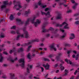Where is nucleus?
Returning a JSON list of instances; mask_svg holds the SVG:
<instances>
[{
    "mask_svg": "<svg viewBox=\"0 0 79 79\" xmlns=\"http://www.w3.org/2000/svg\"><path fill=\"white\" fill-rule=\"evenodd\" d=\"M50 10V8H47L45 9V11H48Z\"/></svg>",
    "mask_w": 79,
    "mask_h": 79,
    "instance_id": "nucleus-44",
    "label": "nucleus"
},
{
    "mask_svg": "<svg viewBox=\"0 0 79 79\" xmlns=\"http://www.w3.org/2000/svg\"><path fill=\"white\" fill-rule=\"evenodd\" d=\"M31 55H30V53H29L28 54V55H27V58L28 59H31Z\"/></svg>",
    "mask_w": 79,
    "mask_h": 79,
    "instance_id": "nucleus-32",
    "label": "nucleus"
},
{
    "mask_svg": "<svg viewBox=\"0 0 79 79\" xmlns=\"http://www.w3.org/2000/svg\"><path fill=\"white\" fill-rule=\"evenodd\" d=\"M16 28V26H12L11 28V29H15Z\"/></svg>",
    "mask_w": 79,
    "mask_h": 79,
    "instance_id": "nucleus-41",
    "label": "nucleus"
},
{
    "mask_svg": "<svg viewBox=\"0 0 79 79\" xmlns=\"http://www.w3.org/2000/svg\"><path fill=\"white\" fill-rule=\"evenodd\" d=\"M8 11H9V10L8 9H5V12L6 13H7L8 12Z\"/></svg>",
    "mask_w": 79,
    "mask_h": 79,
    "instance_id": "nucleus-46",
    "label": "nucleus"
},
{
    "mask_svg": "<svg viewBox=\"0 0 79 79\" xmlns=\"http://www.w3.org/2000/svg\"><path fill=\"white\" fill-rule=\"evenodd\" d=\"M60 31L62 32H64V30L61 29V28H60Z\"/></svg>",
    "mask_w": 79,
    "mask_h": 79,
    "instance_id": "nucleus-58",
    "label": "nucleus"
},
{
    "mask_svg": "<svg viewBox=\"0 0 79 79\" xmlns=\"http://www.w3.org/2000/svg\"><path fill=\"white\" fill-rule=\"evenodd\" d=\"M2 60H3V57H2L1 56V59H0V62H2Z\"/></svg>",
    "mask_w": 79,
    "mask_h": 79,
    "instance_id": "nucleus-50",
    "label": "nucleus"
},
{
    "mask_svg": "<svg viewBox=\"0 0 79 79\" xmlns=\"http://www.w3.org/2000/svg\"><path fill=\"white\" fill-rule=\"evenodd\" d=\"M37 5H38L36 4V3H35V7L36 8H38V6Z\"/></svg>",
    "mask_w": 79,
    "mask_h": 79,
    "instance_id": "nucleus-54",
    "label": "nucleus"
},
{
    "mask_svg": "<svg viewBox=\"0 0 79 79\" xmlns=\"http://www.w3.org/2000/svg\"><path fill=\"white\" fill-rule=\"evenodd\" d=\"M8 1L6 0V1H4L3 2V3L4 4V5H8Z\"/></svg>",
    "mask_w": 79,
    "mask_h": 79,
    "instance_id": "nucleus-23",
    "label": "nucleus"
},
{
    "mask_svg": "<svg viewBox=\"0 0 79 79\" xmlns=\"http://www.w3.org/2000/svg\"><path fill=\"white\" fill-rule=\"evenodd\" d=\"M73 53H75V54H76V53H77V52H76V51L75 50L73 51Z\"/></svg>",
    "mask_w": 79,
    "mask_h": 79,
    "instance_id": "nucleus-60",
    "label": "nucleus"
},
{
    "mask_svg": "<svg viewBox=\"0 0 79 79\" xmlns=\"http://www.w3.org/2000/svg\"><path fill=\"white\" fill-rule=\"evenodd\" d=\"M65 47H71V44H65Z\"/></svg>",
    "mask_w": 79,
    "mask_h": 79,
    "instance_id": "nucleus-31",
    "label": "nucleus"
},
{
    "mask_svg": "<svg viewBox=\"0 0 79 79\" xmlns=\"http://www.w3.org/2000/svg\"><path fill=\"white\" fill-rule=\"evenodd\" d=\"M19 63H22L20 64V66L22 68H24V59L23 58H21L19 59Z\"/></svg>",
    "mask_w": 79,
    "mask_h": 79,
    "instance_id": "nucleus-6",
    "label": "nucleus"
},
{
    "mask_svg": "<svg viewBox=\"0 0 79 79\" xmlns=\"http://www.w3.org/2000/svg\"><path fill=\"white\" fill-rule=\"evenodd\" d=\"M31 47H32V46L31 45H30L28 46V48L27 49V51H28V52H29V51L30 50V48H31Z\"/></svg>",
    "mask_w": 79,
    "mask_h": 79,
    "instance_id": "nucleus-35",
    "label": "nucleus"
},
{
    "mask_svg": "<svg viewBox=\"0 0 79 79\" xmlns=\"http://www.w3.org/2000/svg\"><path fill=\"white\" fill-rule=\"evenodd\" d=\"M71 52L70 51H69L67 52V54H69V53H71Z\"/></svg>",
    "mask_w": 79,
    "mask_h": 79,
    "instance_id": "nucleus-64",
    "label": "nucleus"
},
{
    "mask_svg": "<svg viewBox=\"0 0 79 79\" xmlns=\"http://www.w3.org/2000/svg\"><path fill=\"white\" fill-rule=\"evenodd\" d=\"M75 24H79V21H78L75 22Z\"/></svg>",
    "mask_w": 79,
    "mask_h": 79,
    "instance_id": "nucleus-48",
    "label": "nucleus"
},
{
    "mask_svg": "<svg viewBox=\"0 0 79 79\" xmlns=\"http://www.w3.org/2000/svg\"><path fill=\"white\" fill-rule=\"evenodd\" d=\"M68 70L66 69L65 70V74H64V76L68 75Z\"/></svg>",
    "mask_w": 79,
    "mask_h": 79,
    "instance_id": "nucleus-24",
    "label": "nucleus"
},
{
    "mask_svg": "<svg viewBox=\"0 0 79 79\" xmlns=\"http://www.w3.org/2000/svg\"><path fill=\"white\" fill-rule=\"evenodd\" d=\"M71 36H72V37H73V38H74V37H75V36L74 35V34H71Z\"/></svg>",
    "mask_w": 79,
    "mask_h": 79,
    "instance_id": "nucleus-51",
    "label": "nucleus"
},
{
    "mask_svg": "<svg viewBox=\"0 0 79 79\" xmlns=\"http://www.w3.org/2000/svg\"><path fill=\"white\" fill-rule=\"evenodd\" d=\"M17 14L18 15V16H20V15L21 14V13H20V12H18V13Z\"/></svg>",
    "mask_w": 79,
    "mask_h": 79,
    "instance_id": "nucleus-62",
    "label": "nucleus"
},
{
    "mask_svg": "<svg viewBox=\"0 0 79 79\" xmlns=\"http://www.w3.org/2000/svg\"><path fill=\"white\" fill-rule=\"evenodd\" d=\"M25 13L26 15H28L29 14H30V13H31V10L30 9H28L27 10V11H25Z\"/></svg>",
    "mask_w": 79,
    "mask_h": 79,
    "instance_id": "nucleus-20",
    "label": "nucleus"
},
{
    "mask_svg": "<svg viewBox=\"0 0 79 79\" xmlns=\"http://www.w3.org/2000/svg\"><path fill=\"white\" fill-rule=\"evenodd\" d=\"M35 19V17H34L33 19H30L29 18L27 19V21L25 23V26H27V24H29V21H31L32 24L34 23V25L35 27H37L38 24H39L40 23V21H39V19H37L36 21L35 22H34Z\"/></svg>",
    "mask_w": 79,
    "mask_h": 79,
    "instance_id": "nucleus-1",
    "label": "nucleus"
},
{
    "mask_svg": "<svg viewBox=\"0 0 79 79\" xmlns=\"http://www.w3.org/2000/svg\"><path fill=\"white\" fill-rule=\"evenodd\" d=\"M49 30L51 31H52V33H53V34H56V32H58V29H56L55 31V29L52 27H50Z\"/></svg>",
    "mask_w": 79,
    "mask_h": 79,
    "instance_id": "nucleus-8",
    "label": "nucleus"
},
{
    "mask_svg": "<svg viewBox=\"0 0 79 79\" xmlns=\"http://www.w3.org/2000/svg\"><path fill=\"white\" fill-rule=\"evenodd\" d=\"M3 53L5 55H7L8 54L7 52H3Z\"/></svg>",
    "mask_w": 79,
    "mask_h": 79,
    "instance_id": "nucleus-49",
    "label": "nucleus"
},
{
    "mask_svg": "<svg viewBox=\"0 0 79 79\" xmlns=\"http://www.w3.org/2000/svg\"><path fill=\"white\" fill-rule=\"evenodd\" d=\"M43 66L45 68L46 70H48L50 69V65L48 64H47L46 65L43 64Z\"/></svg>",
    "mask_w": 79,
    "mask_h": 79,
    "instance_id": "nucleus-11",
    "label": "nucleus"
},
{
    "mask_svg": "<svg viewBox=\"0 0 79 79\" xmlns=\"http://www.w3.org/2000/svg\"><path fill=\"white\" fill-rule=\"evenodd\" d=\"M72 12V10H68L67 11V13H71Z\"/></svg>",
    "mask_w": 79,
    "mask_h": 79,
    "instance_id": "nucleus-52",
    "label": "nucleus"
},
{
    "mask_svg": "<svg viewBox=\"0 0 79 79\" xmlns=\"http://www.w3.org/2000/svg\"><path fill=\"white\" fill-rule=\"evenodd\" d=\"M27 73H25V75L26 77H27L28 74H29V73H30V71H29V69L28 68H27Z\"/></svg>",
    "mask_w": 79,
    "mask_h": 79,
    "instance_id": "nucleus-14",
    "label": "nucleus"
},
{
    "mask_svg": "<svg viewBox=\"0 0 79 79\" xmlns=\"http://www.w3.org/2000/svg\"><path fill=\"white\" fill-rule=\"evenodd\" d=\"M61 18H62V17H61V14L60 13H58L56 17V19H61Z\"/></svg>",
    "mask_w": 79,
    "mask_h": 79,
    "instance_id": "nucleus-12",
    "label": "nucleus"
},
{
    "mask_svg": "<svg viewBox=\"0 0 79 79\" xmlns=\"http://www.w3.org/2000/svg\"><path fill=\"white\" fill-rule=\"evenodd\" d=\"M14 5H15V3H18V6L19 8H22V6L21 5V3L19 1H17L16 0H14L13 1Z\"/></svg>",
    "mask_w": 79,
    "mask_h": 79,
    "instance_id": "nucleus-7",
    "label": "nucleus"
},
{
    "mask_svg": "<svg viewBox=\"0 0 79 79\" xmlns=\"http://www.w3.org/2000/svg\"><path fill=\"white\" fill-rule=\"evenodd\" d=\"M10 77L11 79H18L17 77H15V74L13 73H10Z\"/></svg>",
    "mask_w": 79,
    "mask_h": 79,
    "instance_id": "nucleus-9",
    "label": "nucleus"
},
{
    "mask_svg": "<svg viewBox=\"0 0 79 79\" xmlns=\"http://www.w3.org/2000/svg\"><path fill=\"white\" fill-rule=\"evenodd\" d=\"M36 5H42V4L41 3V1H40L38 3H36Z\"/></svg>",
    "mask_w": 79,
    "mask_h": 79,
    "instance_id": "nucleus-30",
    "label": "nucleus"
},
{
    "mask_svg": "<svg viewBox=\"0 0 79 79\" xmlns=\"http://www.w3.org/2000/svg\"><path fill=\"white\" fill-rule=\"evenodd\" d=\"M6 8V6L5 5H2L1 6V8L2 9H3V8Z\"/></svg>",
    "mask_w": 79,
    "mask_h": 79,
    "instance_id": "nucleus-42",
    "label": "nucleus"
},
{
    "mask_svg": "<svg viewBox=\"0 0 79 79\" xmlns=\"http://www.w3.org/2000/svg\"><path fill=\"white\" fill-rule=\"evenodd\" d=\"M10 20H12L13 19H14V18L13 17V15H11L10 16Z\"/></svg>",
    "mask_w": 79,
    "mask_h": 79,
    "instance_id": "nucleus-27",
    "label": "nucleus"
},
{
    "mask_svg": "<svg viewBox=\"0 0 79 79\" xmlns=\"http://www.w3.org/2000/svg\"><path fill=\"white\" fill-rule=\"evenodd\" d=\"M19 37H20V35H18L15 39V40H19Z\"/></svg>",
    "mask_w": 79,
    "mask_h": 79,
    "instance_id": "nucleus-29",
    "label": "nucleus"
},
{
    "mask_svg": "<svg viewBox=\"0 0 79 79\" xmlns=\"http://www.w3.org/2000/svg\"><path fill=\"white\" fill-rule=\"evenodd\" d=\"M17 34L19 35H20V37H24V35H21L20 33H19V30H17L16 31Z\"/></svg>",
    "mask_w": 79,
    "mask_h": 79,
    "instance_id": "nucleus-17",
    "label": "nucleus"
},
{
    "mask_svg": "<svg viewBox=\"0 0 79 79\" xmlns=\"http://www.w3.org/2000/svg\"><path fill=\"white\" fill-rule=\"evenodd\" d=\"M60 69H61V71H63L64 69V67L63 66V64H60Z\"/></svg>",
    "mask_w": 79,
    "mask_h": 79,
    "instance_id": "nucleus-19",
    "label": "nucleus"
},
{
    "mask_svg": "<svg viewBox=\"0 0 79 79\" xmlns=\"http://www.w3.org/2000/svg\"><path fill=\"white\" fill-rule=\"evenodd\" d=\"M58 64H56L55 65H54V67H55V68H56V67H57L58 66Z\"/></svg>",
    "mask_w": 79,
    "mask_h": 79,
    "instance_id": "nucleus-59",
    "label": "nucleus"
},
{
    "mask_svg": "<svg viewBox=\"0 0 79 79\" xmlns=\"http://www.w3.org/2000/svg\"><path fill=\"white\" fill-rule=\"evenodd\" d=\"M41 6H42V7H43V8H44L47 7V5H46L43 6V5H42H42Z\"/></svg>",
    "mask_w": 79,
    "mask_h": 79,
    "instance_id": "nucleus-53",
    "label": "nucleus"
},
{
    "mask_svg": "<svg viewBox=\"0 0 79 79\" xmlns=\"http://www.w3.org/2000/svg\"><path fill=\"white\" fill-rule=\"evenodd\" d=\"M29 42L27 43H25L24 44H22L21 46L22 47H23V46H24V45H31V44H32V43H34V42H39V39H36L34 40H30L29 41Z\"/></svg>",
    "mask_w": 79,
    "mask_h": 79,
    "instance_id": "nucleus-2",
    "label": "nucleus"
},
{
    "mask_svg": "<svg viewBox=\"0 0 79 79\" xmlns=\"http://www.w3.org/2000/svg\"><path fill=\"white\" fill-rule=\"evenodd\" d=\"M41 69L42 72H43L44 71V69L43 67H41Z\"/></svg>",
    "mask_w": 79,
    "mask_h": 79,
    "instance_id": "nucleus-57",
    "label": "nucleus"
},
{
    "mask_svg": "<svg viewBox=\"0 0 79 79\" xmlns=\"http://www.w3.org/2000/svg\"><path fill=\"white\" fill-rule=\"evenodd\" d=\"M65 61H66V62H67V63H69V60H68V59H65Z\"/></svg>",
    "mask_w": 79,
    "mask_h": 79,
    "instance_id": "nucleus-43",
    "label": "nucleus"
},
{
    "mask_svg": "<svg viewBox=\"0 0 79 79\" xmlns=\"http://www.w3.org/2000/svg\"><path fill=\"white\" fill-rule=\"evenodd\" d=\"M48 15V16L47 17V18H50L52 17V15H50V13L49 11L47 13H46V16H47Z\"/></svg>",
    "mask_w": 79,
    "mask_h": 79,
    "instance_id": "nucleus-18",
    "label": "nucleus"
},
{
    "mask_svg": "<svg viewBox=\"0 0 79 79\" xmlns=\"http://www.w3.org/2000/svg\"><path fill=\"white\" fill-rule=\"evenodd\" d=\"M77 3L75 4V5L73 7V9L75 10V9H76V6H77Z\"/></svg>",
    "mask_w": 79,
    "mask_h": 79,
    "instance_id": "nucleus-34",
    "label": "nucleus"
},
{
    "mask_svg": "<svg viewBox=\"0 0 79 79\" xmlns=\"http://www.w3.org/2000/svg\"><path fill=\"white\" fill-rule=\"evenodd\" d=\"M23 48H21L19 49L18 50V52L19 53L21 52H23Z\"/></svg>",
    "mask_w": 79,
    "mask_h": 79,
    "instance_id": "nucleus-25",
    "label": "nucleus"
},
{
    "mask_svg": "<svg viewBox=\"0 0 79 79\" xmlns=\"http://www.w3.org/2000/svg\"><path fill=\"white\" fill-rule=\"evenodd\" d=\"M23 32H24V35H25V37L26 38H27L29 37V35L28 34V32L25 29H24L23 30Z\"/></svg>",
    "mask_w": 79,
    "mask_h": 79,
    "instance_id": "nucleus-10",
    "label": "nucleus"
},
{
    "mask_svg": "<svg viewBox=\"0 0 79 79\" xmlns=\"http://www.w3.org/2000/svg\"><path fill=\"white\" fill-rule=\"evenodd\" d=\"M69 63L70 64H72V66H75V65H73V63H72V62L70 60H69Z\"/></svg>",
    "mask_w": 79,
    "mask_h": 79,
    "instance_id": "nucleus-40",
    "label": "nucleus"
},
{
    "mask_svg": "<svg viewBox=\"0 0 79 79\" xmlns=\"http://www.w3.org/2000/svg\"><path fill=\"white\" fill-rule=\"evenodd\" d=\"M28 67L29 68H30V69H32V65H30L29 64H28Z\"/></svg>",
    "mask_w": 79,
    "mask_h": 79,
    "instance_id": "nucleus-39",
    "label": "nucleus"
},
{
    "mask_svg": "<svg viewBox=\"0 0 79 79\" xmlns=\"http://www.w3.org/2000/svg\"><path fill=\"white\" fill-rule=\"evenodd\" d=\"M54 56H55V55H53V54H51L49 55L48 56V57H49V58H51V59H52V58H54Z\"/></svg>",
    "mask_w": 79,
    "mask_h": 79,
    "instance_id": "nucleus-22",
    "label": "nucleus"
},
{
    "mask_svg": "<svg viewBox=\"0 0 79 79\" xmlns=\"http://www.w3.org/2000/svg\"><path fill=\"white\" fill-rule=\"evenodd\" d=\"M48 24V22H45L43 25L42 29L43 30L42 31V32H48L50 31V29H49V30H47L45 29V26H46V25Z\"/></svg>",
    "mask_w": 79,
    "mask_h": 79,
    "instance_id": "nucleus-4",
    "label": "nucleus"
},
{
    "mask_svg": "<svg viewBox=\"0 0 79 79\" xmlns=\"http://www.w3.org/2000/svg\"><path fill=\"white\" fill-rule=\"evenodd\" d=\"M17 51L16 50V48H14L12 50H11L10 52L9 53L10 54H11L13 53V52H16Z\"/></svg>",
    "mask_w": 79,
    "mask_h": 79,
    "instance_id": "nucleus-15",
    "label": "nucleus"
},
{
    "mask_svg": "<svg viewBox=\"0 0 79 79\" xmlns=\"http://www.w3.org/2000/svg\"><path fill=\"white\" fill-rule=\"evenodd\" d=\"M65 24V26L64 27V29H69V27H68V24L66 23V22H64L62 24H56V27H62L63 25H64Z\"/></svg>",
    "mask_w": 79,
    "mask_h": 79,
    "instance_id": "nucleus-3",
    "label": "nucleus"
},
{
    "mask_svg": "<svg viewBox=\"0 0 79 79\" xmlns=\"http://www.w3.org/2000/svg\"><path fill=\"white\" fill-rule=\"evenodd\" d=\"M11 34H16V32H15V31H11Z\"/></svg>",
    "mask_w": 79,
    "mask_h": 79,
    "instance_id": "nucleus-37",
    "label": "nucleus"
},
{
    "mask_svg": "<svg viewBox=\"0 0 79 79\" xmlns=\"http://www.w3.org/2000/svg\"><path fill=\"white\" fill-rule=\"evenodd\" d=\"M79 54H77V55L75 56V60H78V59L79 58Z\"/></svg>",
    "mask_w": 79,
    "mask_h": 79,
    "instance_id": "nucleus-26",
    "label": "nucleus"
},
{
    "mask_svg": "<svg viewBox=\"0 0 79 79\" xmlns=\"http://www.w3.org/2000/svg\"><path fill=\"white\" fill-rule=\"evenodd\" d=\"M3 21H5V20H4L3 19H1L0 20V23L3 22Z\"/></svg>",
    "mask_w": 79,
    "mask_h": 79,
    "instance_id": "nucleus-45",
    "label": "nucleus"
},
{
    "mask_svg": "<svg viewBox=\"0 0 79 79\" xmlns=\"http://www.w3.org/2000/svg\"><path fill=\"white\" fill-rule=\"evenodd\" d=\"M79 14H76L74 15V16H79Z\"/></svg>",
    "mask_w": 79,
    "mask_h": 79,
    "instance_id": "nucleus-55",
    "label": "nucleus"
},
{
    "mask_svg": "<svg viewBox=\"0 0 79 79\" xmlns=\"http://www.w3.org/2000/svg\"><path fill=\"white\" fill-rule=\"evenodd\" d=\"M55 46L54 45V44H52L50 46L51 48H52L54 50V51H56V48L54 47Z\"/></svg>",
    "mask_w": 79,
    "mask_h": 79,
    "instance_id": "nucleus-16",
    "label": "nucleus"
},
{
    "mask_svg": "<svg viewBox=\"0 0 79 79\" xmlns=\"http://www.w3.org/2000/svg\"><path fill=\"white\" fill-rule=\"evenodd\" d=\"M7 60L10 61H11L12 63L14 62V60H12V59L11 57H9L7 58Z\"/></svg>",
    "mask_w": 79,
    "mask_h": 79,
    "instance_id": "nucleus-21",
    "label": "nucleus"
},
{
    "mask_svg": "<svg viewBox=\"0 0 79 79\" xmlns=\"http://www.w3.org/2000/svg\"><path fill=\"white\" fill-rule=\"evenodd\" d=\"M66 33H64V35L62 36H60V38H64V37H66Z\"/></svg>",
    "mask_w": 79,
    "mask_h": 79,
    "instance_id": "nucleus-28",
    "label": "nucleus"
},
{
    "mask_svg": "<svg viewBox=\"0 0 79 79\" xmlns=\"http://www.w3.org/2000/svg\"><path fill=\"white\" fill-rule=\"evenodd\" d=\"M71 1L73 3H75V2L74 0H71Z\"/></svg>",
    "mask_w": 79,
    "mask_h": 79,
    "instance_id": "nucleus-61",
    "label": "nucleus"
},
{
    "mask_svg": "<svg viewBox=\"0 0 79 79\" xmlns=\"http://www.w3.org/2000/svg\"><path fill=\"white\" fill-rule=\"evenodd\" d=\"M57 55L58 56H56V60L57 61H60V62H62L63 61V60H60V56H61V55H62V53H58Z\"/></svg>",
    "mask_w": 79,
    "mask_h": 79,
    "instance_id": "nucleus-5",
    "label": "nucleus"
},
{
    "mask_svg": "<svg viewBox=\"0 0 79 79\" xmlns=\"http://www.w3.org/2000/svg\"><path fill=\"white\" fill-rule=\"evenodd\" d=\"M1 38H3V37H5L4 34V33H1Z\"/></svg>",
    "mask_w": 79,
    "mask_h": 79,
    "instance_id": "nucleus-33",
    "label": "nucleus"
},
{
    "mask_svg": "<svg viewBox=\"0 0 79 79\" xmlns=\"http://www.w3.org/2000/svg\"><path fill=\"white\" fill-rule=\"evenodd\" d=\"M32 77H33L32 74H31L29 76V78L30 79H32Z\"/></svg>",
    "mask_w": 79,
    "mask_h": 79,
    "instance_id": "nucleus-38",
    "label": "nucleus"
},
{
    "mask_svg": "<svg viewBox=\"0 0 79 79\" xmlns=\"http://www.w3.org/2000/svg\"><path fill=\"white\" fill-rule=\"evenodd\" d=\"M8 65H7V64H3V66L4 67H6V66H7Z\"/></svg>",
    "mask_w": 79,
    "mask_h": 79,
    "instance_id": "nucleus-63",
    "label": "nucleus"
},
{
    "mask_svg": "<svg viewBox=\"0 0 79 79\" xmlns=\"http://www.w3.org/2000/svg\"><path fill=\"white\" fill-rule=\"evenodd\" d=\"M16 21L18 22L20 24H23L24 23V22L21 21V20L17 19H16Z\"/></svg>",
    "mask_w": 79,
    "mask_h": 79,
    "instance_id": "nucleus-13",
    "label": "nucleus"
},
{
    "mask_svg": "<svg viewBox=\"0 0 79 79\" xmlns=\"http://www.w3.org/2000/svg\"><path fill=\"white\" fill-rule=\"evenodd\" d=\"M41 14L42 15H46V13L43 12L42 11H41Z\"/></svg>",
    "mask_w": 79,
    "mask_h": 79,
    "instance_id": "nucleus-47",
    "label": "nucleus"
},
{
    "mask_svg": "<svg viewBox=\"0 0 79 79\" xmlns=\"http://www.w3.org/2000/svg\"><path fill=\"white\" fill-rule=\"evenodd\" d=\"M46 36L47 37H50V34H47L46 35Z\"/></svg>",
    "mask_w": 79,
    "mask_h": 79,
    "instance_id": "nucleus-56",
    "label": "nucleus"
},
{
    "mask_svg": "<svg viewBox=\"0 0 79 79\" xmlns=\"http://www.w3.org/2000/svg\"><path fill=\"white\" fill-rule=\"evenodd\" d=\"M44 60L45 61H50V60H49L48 59H47V58H44Z\"/></svg>",
    "mask_w": 79,
    "mask_h": 79,
    "instance_id": "nucleus-36",
    "label": "nucleus"
}]
</instances>
